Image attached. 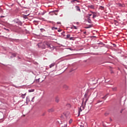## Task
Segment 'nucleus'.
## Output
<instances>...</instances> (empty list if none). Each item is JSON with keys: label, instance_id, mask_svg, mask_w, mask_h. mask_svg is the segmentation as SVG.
<instances>
[{"label": "nucleus", "instance_id": "obj_1", "mask_svg": "<svg viewBox=\"0 0 127 127\" xmlns=\"http://www.w3.org/2000/svg\"><path fill=\"white\" fill-rule=\"evenodd\" d=\"M41 48L43 49H45V48H48L51 50H54V47L52 45L51 42L45 41L43 44L41 45Z\"/></svg>", "mask_w": 127, "mask_h": 127}, {"label": "nucleus", "instance_id": "obj_2", "mask_svg": "<svg viewBox=\"0 0 127 127\" xmlns=\"http://www.w3.org/2000/svg\"><path fill=\"white\" fill-rule=\"evenodd\" d=\"M64 117H65L66 119L70 118V113L69 112H64Z\"/></svg>", "mask_w": 127, "mask_h": 127}, {"label": "nucleus", "instance_id": "obj_3", "mask_svg": "<svg viewBox=\"0 0 127 127\" xmlns=\"http://www.w3.org/2000/svg\"><path fill=\"white\" fill-rule=\"evenodd\" d=\"M82 110H84V107L83 106H81V107H80V108H79V110L78 112V116H79V115L80 114V112L82 111Z\"/></svg>", "mask_w": 127, "mask_h": 127}, {"label": "nucleus", "instance_id": "obj_4", "mask_svg": "<svg viewBox=\"0 0 127 127\" xmlns=\"http://www.w3.org/2000/svg\"><path fill=\"white\" fill-rule=\"evenodd\" d=\"M75 8L77 11L81 12V9L79 6H75Z\"/></svg>", "mask_w": 127, "mask_h": 127}, {"label": "nucleus", "instance_id": "obj_5", "mask_svg": "<svg viewBox=\"0 0 127 127\" xmlns=\"http://www.w3.org/2000/svg\"><path fill=\"white\" fill-rule=\"evenodd\" d=\"M92 14H93V18H95V17L97 16L96 13L95 12H92Z\"/></svg>", "mask_w": 127, "mask_h": 127}, {"label": "nucleus", "instance_id": "obj_6", "mask_svg": "<svg viewBox=\"0 0 127 127\" xmlns=\"http://www.w3.org/2000/svg\"><path fill=\"white\" fill-rule=\"evenodd\" d=\"M67 122L65 121L64 126H62L61 127H67Z\"/></svg>", "mask_w": 127, "mask_h": 127}, {"label": "nucleus", "instance_id": "obj_7", "mask_svg": "<svg viewBox=\"0 0 127 127\" xmlns=\"http://www.w3.org/2000/svg\"><path fill=\"white\" fill-rule=\"evenodd\" d=\"M46 12H47L46 11L44 10V11H43V12H41L40 14L41 15H42V16H43V15H44L45 13H46Z\"/></svg>", "mask_w": 127, "mask_h": 127}, {"label": "nucleus", "instance_id": "obj_8", "mask_svg": "<svg viewBox=\"0 0 127 127\" xmlns=\"http://www.w3.org/2000/svg\"><path fill=\"white\" fill-rule=\"evenodd\" d=\"M26 95V93L25 94H22L21 95V97L22 99H24L25 96Z\"/></svg>", "mask_w": 127, "mask_h": 127}, {"label": "nucleus", "instance_id": "obj_9", "mask_svg": "<svg viewBox=\"0 0 127 127\" xmlns=\"http://www.w3.org/2000/svg\"><path fill=\"white\" fill-rule=\"evenodd\" d=\"M54 111V109L53 108H50V109L48 110V112H52Z\"/></svg>", "mask_w": 127, "mask_h": 127}, {"label": "nucleus", "instance_id": "obj_10", "mask_svg": "<svg viewBox=\"0 0 127 127\" xmlns=\"http://www.w3.org/2000/svg\"><path fill=\"white\" fill-rule=\"evenodd\" d=\"M89 23H92V20L90 19V17H88V20H87Z\"/></svg>", "mask_w": 127, "mask_h": 127}, {"label": "nucleus", "instance_id": "obj_11", "mask_svg": "<svg viewBox=\"0 0 127 127\" xmlns=\"http://www.w3.org/2000/svg\"><path fill=\"white\" fill-rule=\"evenodd\" d=\"M55 63H52L50 65V68H52V67L54 66L55 65Z\"/></svg>", "mask_w": 127, "mask_h": 127}, {"label": "nucleus", "instance_id": "obj_12", "mask_svg": "<svg viewBox=\"0 0 127 127\" xmlns=\"http://www.w3.org/2000/svg\"><path fill=\"white\" fill-rule=\"evenodd\" d=\"M59 100H60V99H59V97H57L56 98V101L57 102H59Z\"/></svg>", "mask_w": 127, "mask_h": 127}, {"label": "nucleus", "instance_id": "obj_13", "mask_svg": "<svg viewBox=\"0 0 127 127\" xmlns=\"http://www.w3.org/2000/svg\"><path fill=\"white\" fill-rule=\"evenodd\" d=\"M92 25H88V26L86 27V28L88 29V28H90L92 27Z\"/></svg>", "mask_w": 127, "mask_h": 127}, {"label": "nucleus", "instance_id": "obj_14", "mask_svg": "<svg viewBox=\"0 0 127 127\" xmlns=\"http://www.w3.org/2000/svg\"><path fill=\"white\" fill-rule=\"evenodd\" d=\"M75 40V39H74V38H73V37H70L69 38V40Z\"/></svg>", "mask_w": 127, "mask_h": 127}, {"label": "nucleus", "instance_id": "obj_15", "mask_svg": "<svg viewBox=\"0 0 127 127\" xmlns=\"http://www.w3.org/2000/svg\"><path fill=\"white\" fill-rule=\"evenodd\" d=\"M90 8H91V9H94V8H95V7H94V6L93 5H91L90 6Z\"/></svg>", "mask_w": 127, "mask_h": 127}, {"label": "nucleus", "instance_id": "obj_16", "mask_svg": "<svg viewBox=\"0 0 127 127\" xmlns=\"http://www.w3.org/2000/svg\"><path fill=\"white\" fill-rule=\"evenodd\" d=\"M66 106L68 107V108H70L71 105L69 104V103H68V104L66 105Z\"/></svg>", "mask_w": 127, "mask_h": 127}, {"label": "nucleus", "instance_id": "obj_17", "mask_svg": "<svg viewBox=\"0 0 127 127\" xmlns=\"http://www.w3.org/2000/svg\"><path fill=\"white\" fill-rule=\"evenodd\" d=\"M73 120L72 119H70L69 121V124L70 125L72 123Z\"/></svg>", "mask_w": 127, "mask_h": 127}, {"label": "nucleus", "instance_id": "obj_18", "mask_svg": "<svg viewBox=\"0 0 127 127\" xmlns=\"http://www.w3.org/2000/svg\"><path fill=\"white\" fill-rule=\"evenodd\" d=\"M100 9L103 10L104 9V7H103V6H100Z\"/></svg>", "mask_w": 127, "mask_h": 127}, {"label": "nucleus", "instance_id": "obj_19", "mask_svg": "<svg viewBox=\"0 0 127 127\" xmlns=\"http://www.w3.org/2000/svg\"><path fill=\"white\" fill-rule=\"evenodd\" d=\"M52 29L53 30H55V29H58V27H52Z\"/></svg>", "mask_w": 127, "mask_h": 127}, {"label": "nucleus", "instance_id": "obj_20", "mask_svg": "<svg viewBox=\"0 0 127 127\" xmlns=\"http://www.w3.org/2000/svg\"><path fill=\"white\" fill-rule=\"evenodd\" d=\"M12 56L13 57H15L16 56V54H15V53L12 54Z\"/></svg>", "mask_w": 127, "mask_h": 127}, {"label": "nucleus", "instance_id": "obj_21", "mask_svg": "<svg viewBox=\"0 0 127 127\" xmlns=\"http://www.w3.org/2000/svg\"><path fill=\"white\" fill-rule=\"evenodd\" d=\"M87 96H88V92H86L85 93L84 96H85V98H86L87 97Z\"/></svg>", "mask_w": 127, "mask_h": 127}, {"label": "nucleus", "instance_id": "obj_22", "mask_svg": "<svg viewBox=\"0 0 127 127\" xmlns=\"http://www.w3.org/2000/svg\"><path fill=\"white\" fill-rule=\"evenodd\" d=\"M70 34H67V35H66V38H70Z\"/></svg>", "mask_w": 127, "mask_h": 127}, {"label": "nucleus", "instance_id": "obj_23", "mask_svg": "<svg viewBox=\"0 0 127 127\" xmlns=\"http://www.w3.org/2000/svg\"><path fill=\"white\" fill-rule=\"evenodd\" d=\"M106 98H107V95H105V96L103 97L102 99H106Z\"/></svg>", "mask_w": 127, "mask_h": 127}, {"label": "nucleus", "instance_id": "obj_24", "mask_svg": "<svg viewBox=\"0 0 127 127\" xmlns=\"http://www.w3.org/2000/svg\"><path fill=\"white\" fill-rule=\"evenodd\" d=\"M117 89V87H115V88H113V90H114V91H116Z\"/></svg>", "mask_w": 127, "mask_h": 127}, {"label": "nucleus", "instance_id": "obj_25", "mask_svg": "<svg viewBox=\"0 0 127 127\" xmlns=\"http://www.w3.org/2000/svg\"><path fill=\"white\" fill-rule=\"evenodd\" d=\"M88 98L86 99V100H85V105H86V102L88 101Z\"/></svg>", "mask_w": 127, "mask_h": 127}, {"label": "nucleus", "instance_id": "obj_26", "mask_svg": "<svg viewBox=\"0 0 127 127\" xmlns=\"http://www.w3.org/2000/svg\"><path fill=\"white\" fill-rule=\"evenodd\" d=\"M64 88H68V86H67V85H64Z\"/></svg>", "mask_w": 127, "mask_h": 127}, {"label": "nucleus", "instance_id": "obj_27", "mask_svg": "<svg viewBox=\"0 0 127 127\" xmlns=\"http://www.w3.org/2000/svg\"><path fill=\"white\" fill-rule=\"evenodd\" d=\"M73 28L75 29H77V27L75 26H73Z\"/></svg>", "mask_w": 127, "mask_h": 127}, {"label": "nucleus", "instance_id": "obj_28", "mask_svg": "<svg viewBox=\"0 0 127 127\" xmlns=\"http://www.w3.org/2000/svg\"><path fill=\"white\" fill-rule=\"evenodd\" d=\"M35 99V96H34V97L32 98V102H34L33 100Z\"/></svg>", "mask_w": 127, "mask_h": 127}, {"label": "nucleus", "instance_id": "obj_29", "mask_svg": "<svg viewBox=\"0 0 127 127\" xmlns=\"http://www.w3.org/2000/svg\"><path fill=\"white\" fill-rule=\"evenodd\" d=\"M57 24H61V22H57Z\"/></svg>", "mask_w": 127, "mask_h": 127}, {"label": "nucleus", "instance_id": "obj_30", "mask_svg": "<svg viewBox=\"0 0 127 127\" xmlns=\"http://www.w3.org/2000/svg\"><path fill=\"white\" fill-rule=\"evenodd\" d=\"M58 31H59V32H61L62 31V30L59 29V30H58Z\"/></svg>", "mask_w": 127, "mask_h": 127}, {"label": "nucleus", "instance_id": "obj_31", "mask_svg": "<svg viewBox=\"0 0 127 127\" xmlns=\"http://www.w3.org/2000/svg\"><path fill=\"white\" fill-rule=\"evenodd\" d=\"M73 1H77V2H79V1L77 0H73Z\"/></svg>", "mask_w": 127, "mask_h": 127}, {"label": "nucleus", "instance_id": "obj_32", "mask_svg": "<svg viewBox=\"0 0 127 127\" xmlns=\"http://www.w3.org/2000/svg\"><path fill=\"white\" fill-rule=\"evenodd\" d=\"M111 73H114V71H112V70H111Z\"/></svg>", "mask_w": 127, "mask_h": 127}, {"label": "nucleus", "instance_id": "obj_33", "mask_svg": "<svg viewBox=\"0 0 127 127\" xmlns=\"http://www.w3.org/2000/svg\"><path fill=\"white\" fill-rule=\"evenodd\" d=\"M39 80H40V78L37 79L38 82H39Z\"/></svg>", "mask_w": 127, "mask_h": 127}, {"label": "nucleus", "instance_id": "obj_34", "mask_svg": "<svg viewBox=\"0 0 127 127\" xmlns=\"http://www.w3.org/2000/svg\"><path fill=\"white\" fill-rule=\"evenodd\" d=\"M29 92H32V91H31V90H29Z\"/></svg>", "mask_w": 127, "mask_h": 127}, {"label": "nucleus", "instance_id": "obj_35", "mask_svg": "<svg viewBox=\"0 0 127 127\" xmlns=\"http://www.w3.org/2000/svg\"><path fill=\"white\" fill-rule=\"evenodd\" d=\"M89 16H92V14H89Z\"/></svg>", "mask_w": 127, "mask_h": 127}, {"label": "nucleus", "instance_id": "obj_36", "mask_svg": "<svg viewBox=\"0 0 127 127\" xmlns=\"http://www.w3.org/2000/svg\"><path fill=\"white\" fill-rule=\"evenodd\" d=\"M84 34H86V31L84 32Z\"/></svg>", "mask_w": 127, "mask_h": 127}, {"label": "nucleus", "instance_id": "obj_37", "mask_svg": "<svg viewBox=\"0 0 127 127\" xmlns=\"http://www.w3.org/2000/svg\"><path fill=\"white\" fill-rule=\"evenodd\" d=\"M83 103H84V100H83V102H82V105H83Z\"/></svg>", "mask_w": 127, "mask_h": 127}, {"label": "nucleus", "instance_id": "obj_38", "mask_svg": "<svg viewBox=\"0 0 127 127\" xmlns=\"http://www.w3.org/2000/svg\"><path fill=\"white\" fill-rule=\"evenodd\" d=\"M81 127H84L83 126H80Z\"/></svg>", "mask_w": 127, "mask_h": 127}, {"label": "nucleus", "instance_id": "obj_39", "mask_svg": "<svg viewBox=\"0 0 127 127\" xmlns=\"http://www.w3.org/2000/svg\"><path fill=\"white\" fill-rule=\"evenodd\" d=\"M34 89H32V92H34Z\"/></svg>", "mask_w": 127, "mask_h": 127}, {"label": "nucleus", "instance_id": "obj_40", "mask_svg": "<svg viewBox=\"0 0 127 127\" xmlns=\"http://www.w3.org/2000/svg\"><path fill=\"white\" fill-rule=\"evenodd\" d=\"M116 23H117V21H115Z\"/></svg>", "mask_w": 127, "mask_h": 127}, {"label": "nucleus", "instance_id": "obj_41", "mask_svg": "<svg viewBox=\"0 0 127 127\" xmlns=\"http://www.w3.org/2000/svg\"><path fill=\"white\" fill-rule=\"evenodd\" d=\"M56 15H58V14L55 13Z\"/></svg>", "mask_w": 127, "mask_h": 127}, {"label": "nucleus", "instance_id": "obj_42", "mask_svg": "<svg viewBox=\"0 0 127 127\" xmlns=\"http://www.w3.org/2000/svg\"><path fill=\"white\" fill-rule=\"evenodd\" d=\"M39 45H40L39 44H38V46H39Z\"/></svg>", "mask_w": 127, "mask_h": 127}, {"label": "nucleus", "instance_id": "obj_43", "mask_svg": "<svg viewBox=\"0 0 127 127\" xmlns=\"http://www.w3.org/2000/svg\"><path fill=\"white\" fill-rule=\"evenodd\" d=\"M4 17V16H1V17Z\"/></svg>", "mask_w": 127, "mask_h": 127}, {"label": "nucleus", "instance_id": "obj_44", "mask_svg": "<svg viewBox=\"0 0 127 127\" xmlns=\"http://www.w3.org/2000/svg\"><path fill=\"white\" fill-rule=\"evenodd\" d=\"M43 29H41V30H42Z\"/></svg>", "mask_w": 127, "mask_h": 127}, {"label": "nucleus", "instance_id": "obj_45", "mask_svg": "<svg viewBox=\"0 0 127 127\" xmlns=\"http://www.w3.org/2000/svg\"><path fill=\"white\" fill-rule=\"evenodd\" d=\"M43 29H41V30H42Z\"/></svg>", "mask_w": 127, "mask_h": 127}]
</instances>
